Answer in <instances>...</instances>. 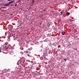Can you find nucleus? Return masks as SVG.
<instances>
[{"instance_id": "obj_1", "label": "nucleus", "mask_w": 79, "mask_h": 79, "mask_svg": "<svg viewBox=\"0 0 79 79\" xmlns=\"http://www.w3.org/2000/svg\"><path fill=\"white\" fill-rule=\"evenodd\" d=\"M70 15V13L69 12H67L66 14V16H69Z\"/></svg>"}, {"instance_id": "obj_2", "label": "nucleus", "mask_w": 79, "mask_h": 79, "mask_svg": "<svg viewBox=\"0 0 79 79\" xmlns=\"http://www.w3.org/2000/svg\"><path fill=\"white\" fill-rule=\"evenodd\" d=\"M14 2H15V1H12L10 2L9 3V4H10L11 3H14Z\"/></svg>"}, {"instance_id": "obj_3", "label": "nucleus", "mask_w": 79, "mask_h": 79, "mask_svg": "<svg viewBox=\"0 0 79 79\" xmlns=\"http://www.w3.org/2000/svg\"><path fill=\"white\" fill-rule=\"evenodd\" d=\"M9 4H5L4 5V6H8V5H9Z\"/></svg>"}, {"instance_id": "obj_4", "label": "nucleus", "mask_w": 79, "mask_h": 79, "mask_svg": "<svg viewBox=\"0 0 79 79\" xmlns=\"http://www.w3.org/2000/svg\"><path fill=\"white\" fill-rule=\"evenodd\" d=\"M62 35H64V32H62Z\"/></svg>"}, {"instance_id": "obj_5", "label": "nucleus", "mask_w": 79, "mask_h": 79, "mask_svg": "<svg viewBox=\"0 0 79 79\" xmlns=\"http://www.w3.org/2000/svg\"><path fill=\"white\" fill-rule=\"evenodd\" d=\"M20 53H21L22 55H23V52H21Z\"/></svg>"}, {"instance_id": "obj_6", "label": "nucleus", "mask_w": 79, "mask_h": 79, "mask_svg": "<svg viewBox=\"0 0 79 79\" xmlns=\"http://www.w3.org/2000/svg\"><path fill=\"white\" fill-rule=\"evenodd\" d=\"M64 60L65 62L66 61V59H64Z\"/></svg>"}, {"instance_id": "obj_7", "label": "nucleus", "mask_w": 79, "mask_h": 79, "mask_svg": "<svg viewBox=\"0 0 79 79\" xmlns=\"http://www.w3.org/2000/svg\"><path fill=\"white\" fill-rule=\"evenodd\" d=\"M6 8V7H3V8Z\"/></svg>"}, {"instance_id": "obj_8", "label": "nucleus", "mask_w": 79, "mask_h": 79, "mask_svg": "<svg viewBox=\"0 0 79 79\" xmlns=\"http://www.w3.org/2000/svg\"><path fill=\"white\" fill-rule=\"evenodd\" d=\"M61 14L62 15V14H63V13L62 12V11L60 12Z\"/></svg>"}, {"instance_id": "obj_9", "label": "nucleus", "mask_w": 79, "mask_h": 79, "mask_svg": "<svg viewBox=\"0 0 79 79\" xmlns=\"http://www.w3.org/2000/svg\"><path fill=\"white\" fill-rule=\"evenodd\" d=\"M0 49H3V48H2V47H1V48H0Z\"/></svg>"}, {"instance_id": "obj_10", "label": "nucleus", "mask_w": 79, "mask_h": 79, "mask_svg": "<svg viewBox=\"0 0 79 79\" xmlns=\"http://www.w3.org/2000/svg\"><path fill=\"white\" fill-rule=\"evenodd\" d=\"M48 26H50V25H49V24H48Z\"/></svg>"}, {"instance_id": "obj_11", "label": "nucleus", "mask_w": 79, "mask_h": 79, "mask_svg": "<svg viewBox=\"0 0 79 79\" xmlns=\"http://www.w3.org/2000/svg\"><path fill=\"white\" fill-rule=\"evenodd\" d=\"M12 0H8V1H11Z\"/></svg>"}, {"instance_id": "obj_12", "label": "nucleus", "mask_w": 79, "mask_h": 79, "mask_svg": "<svg viewBox=\"0 0 79 79\" xmlns=\"http://www.w3.org/2000/svg\"><path fill=\"white\" fill-rule=\"evenodd\" d=\"M17 4H15V6H17Z\"/></svg>"}, {"instance_id": "obj_13", "label": "nucleus", "mask_w": 79, "mask_h": 79, "mask_svg": "<svg viewBox=\"0 0 79 79\" xmlns=\"http://www.w3.org/2000/svg\"><path fill=\"white\" fill-rule=\"evenodd\" d=\"M11 16L13 15V14H10Z\"/></svg>"}, {"instance_id": "obj_14", "label": "nucleus", "mask_w": 79, "mask_h": 79, "mask_svg": "<svg viewBox=\"0 0 79 79\" xmlns=\"http://www.w3.org/2000/svg\"><path fill=\"white\" fill-rule=\"evenodd\" d=\"M32 2H34V0H32Z\"/></svg>"}, {"instance_id": "obj_15", "label": "nucleus", "mask_w": 79, "mask_h": 79, "mask_svg": "<svg viewBox=\"0 0 79 79\" xmlns=\"http://www.w3.org/2000/svg\"><path fill=\"white\" fill-rule=\"evenodd\" d=\"M44 11H45V10H44Z\"/></svg>"}, {"instance_id": "obj_16", "label": "nucleus", "mask_w": 79, "mask_h": 79, "mask_svg": "<svg viewBox=\"0 0 79 79\" xmlns=\"http://www.w3.org/2000/svg\"><path fill=\"white\" fill-rule=\"evenodd\" d=\"M2 10V9H1V8H0V10Z\"/></svg>"}, {"instance_id": "obj_17", "label": "nucleus", "mask_w": 79, "mask_h": 79, "mask_svg": "<svg viewBox=\"0 0 79 79\" xmlns=\"http://www.w3.org/2000/svg\"><path fill=\"white\" fill-rule=\"evenodd\" d=\"M2 8V7H1V8Z\"/></svg>"}, {"instance_id": "obj_18", "label": "nucleus", "mask_w": 79, "mask_h": 79, "mask_svg": "<svg viewBox=\"0 0 79 79\" xmlns=\"http://www.w3.org/2000/svg\"><path fill=\"white\" fill-rule=\"evenodd\" d=\"M2 47H3V45H2Z\"/></svg>"}, {"instance_id": "obj_19", "label": "nucleus", "mask_w": 79, "mask_h": 79, "mask_svg": "<svg viewBox=\"0 0 79 79\" xmlns=\"http://www.w3.org/2000/svg\"><path fill=\"white\" fill-rule=\"evenodd\" d=\"M20 1H19V2Z\"/></svg>"}, {"instance_id": "obj_20", "label": "nucleus", "mask_w": 79, "mask_h": 79, "mask_svg": "<svg viewBox=\"0 0 79 79\" xmlns=\"http://www.w3.org/2000/svg\"><path fill=\"white\" fill-rule=\"evenodd\" d=\"M40 24H41V23H40Z\"/></svg>"}, {"instance_id": "obj_21", "label": "nucleus", "mask_w": 79, "mask_h": 79, "mask_svg": "<svg viewBox=\"0 0 79 79\" xmlns=\"http://www.w3.org/2000/svg\"><path fill=\"white\" fill-rule=\"evenodd\" d=\"M45 58V57H44Z\"/></svg>"}]
</instances>
